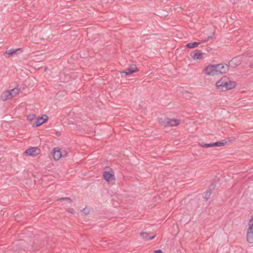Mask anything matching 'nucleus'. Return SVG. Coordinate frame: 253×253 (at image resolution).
I'll use <instances>...</instances> for the list:
<instances>
[{"instance_id":"nucleus-15","label":"nucleus","mask_w":253,"mask_h":253,"mask_svg":"<svg viewBox=\"0 0 253 253\" xmlns=\"http://www.w3.org/2000/svg\"><path fill=\"white\" fill-rule=\"evenodd\" d=\"M56 201L61 202L62 203V204H64L63 203L64 202H67L66 204H67L71 205L72 204V199L69 197L61 198L60 199H56Z\"/></svg>"},{"instance_id":"nucleus-5","label":"nucleus","mask_w":253,"mask_h":253,"mask_svg":"<svg viewBox=\"0 0 253 253\" xmlns=\"http://www.w3.org/2000/svg\"><path fill=\"white\" fill-rule=\"evenodd\" d=\"M247 232V240L249 243H253V216L249 220Z\"/></svg>"},{"instance_id":"nucleus-21","label":"nucleus","mask_w":253,"mask_h":253,"mask_svg":"<svg viewBox=\"0 0 253 253\" xmlns=\"http://www.w3.org/2000/svg\"><path fill=\"white\" fill-rule=\"evenodd\" d=\"M201 146L203 147H206V148L211 147H213V143H203V144H201Z\"/></svg>"},{"instance_id":"nucleus-9","label":"nucleus","mask_w":253,"mask_h":253,"mask_svg":"<svg viewBox=\"0 0 253 253\" xmlns=\"http://www.w3.org/2000/svg\"><path fill=\"white\" fill-rule=\"evenodd\" d=\"M48 119V117L44 115L42 117H39L36 119L35 122L33 123L34 126H40L44 124Z\"/></svg>"},{"instance_id":"nucleus-4","label":"nucleus","mask_w":253,"mask_h":253,"mask_svg":"<svg viewBox=\"0 0 253 253\" xmlns=\"http://www.w3.org/2000/svg\"><path fill=\"white\" fill-rule=\"evenodd\" d=\"M52 154L55 161H58L61 157H65L67 155V152L59 148H54L52 150Z\"/></svg>"},{"instance_id":"nucleus-10","label":"nucleus","mask_w":253,"mask_h":253,"mask_svg":"<svg viewBox=\"0 0 253 253\" xmlns=\"http://www.w3.org/2000/svg\"><path fill=\"white\" fill-rule=\"evenodd\" d=\"M11 93L9 90L4 91L1 94L0 99L3 101L12 99Z\"/></svg>"},{"instance_id":"nucleus-13","label":"nucleus","mask_w":253,"mask_h":253,"mask_svg":"<svg viewBox=\"0 0 253 253\" xmlns=\"http://www.w3.org/2000/svg\"><path fill=\"white\" fill-rule=\"evenodd\" d=\"M9 91L11 93L12 98L16 96L20 91V89L18 87H15L11 90H9Z\"/></svg>"},{"instance_id":"nucleus-2","label":"nucleus","mask_w":253,"mask_h":253,"mask_svg":"<svg viewBox=\"0 0 253 253\" xmlns=\"http://www.w3.org/2000/svg\"><path fill=\"white\" fill-rule=\"evenodd\" d=\"M215 86L221 91H226L233 88L236 86V83L231 81L229 78L224 76L216 83Z\"/></svg>"},{"instance_id":"nucleus-18","label":"nucleus","mask_w":253,"mask_h":253,"mask_svg":"<svg viewBox=\"0 0 253 253\" xmlns=\"http://www.w3.org/2000/svg\"><path fill=\"white\" fill-rule=\"evenodd\" d=\"M225 144V142H222V141H217L213 143V146H224Z\"/></svg>"},{"instance_id":"nucleus-7","label":"nucleus","mask_w":253,"mask_h":253,"mask_svg":"<svg viewBox=\"0 0 253 253\" xmlns=\"http://www.w3.org/2000/svg\"><path fill=\"white\" fill-rule=\"evenodd\" d=\"M104 179L109 183H113L115 181V176L113 171H105L103 174Z\"/></svg>"},{"instance_id":"nucleus-6","label":"nucleus","mask_w":253,"mask_h":253,"mask_svg":"<svg viewBox=\"0 0 253 253\" xmlns=\"http://www.w3.org/2000/svg\"><path fill=\"white\" fill-rule=\"evenodd\" d=\"M24 153L27 156L36 157L40 154L41 149L38 147H32L27 149Z\"/></svg>"},{"instance_id":"nucleus-22","label":"nucleus","mask_w":253,"mask_h":253,"mask_svg":"<svg viewBox=\"0 0 253 253\" xmlns=\"http://www.w3.org/2000/svg\"><path fill=\"white\" fill-rule=\"evenodd\" d=\"M153 253H163L162 251L160 249H158L154 251Z\"/></svg>"},{"instance_id":"nucleus-17","label":"nucleus","mask_w":253,"mask_h":253,"mask_svg":"<svg viewBox=\"0 0 253 253\" xmlns=\"http://www.w3.org/2000/svg\"><path fill=\"white\" fill-rule=\"evenodd\" d=\"M200 44V42H190L186 45V47L188 48H193L197 47Z\"/></svg>"},{"instance_id":"nucleus-12","label":"nucleus","mask_w":253,"mask_h":253,"mask_svg":"<svg viewBox=\"0 0 253 253\" xmlns=\"http://www.w3.org/2000/svg\"><path fill=\"white\" fill-rule=\"evenodd\" d=\"M140 236L143 239L148 241L154 239L156 235L150 236L149 235L148 233L146 232H142L140 233Z\"/></svg>"},{"instance_id":"nucleus-24","label":"nucleus","mask_w":253,"mask_h":253,"mask_svg":"<svg viewBox=\"0 0 253 253\" xmlns=\"http://www.w3.org/2000/svg\"><path fill=\"white\" fill-rule=\"evenodd\" d=\"M237 60V58H233L231 61V63H233L234 62H236Z\"/></svg>"},{"instance_id":"nucleus-8","label":"nucleus","mask_w":253,"mask_h":253,"mask_svg":"<svg viewBox=\"0 0 253 253\" xmlns=\"http://www.w3.org/2000/svg\"><path fill=\"white\" fill-rule=\"evenodd\" d=\"M139 69L135 64L129 65L126 71L122 72V73L125 74L126 75H129L133 73L138 72Z\"/></svg>"},{"instance_id":"nucleus-14","label":"nucleus","mask_w":253,"mask_h":253,"mask_svg":"<svg viewBox=\"0 0 253 253\" xmlns=\"http://www.w3.org/2000/svg\"><path fill=\"white\" fill-rule=\"evenodd\" d=\"M9 91L11 93L12 98L16 96L20 91V89L18 87H15L11 90H9Z\"/></svg>"},{"instance_id":"nucleus-3","label":"nucleus","mask_w":253,"mask_h":253,"mask_svg":"<svg viewBox=\"0 0 253 253\" xmlns=\"http://www.w3.org/2000/svg\"><path fill=\"white\" fill-rule=\"evenodd\" d=\"M159 122L161 126L165 127L175 126H177L180 124V121L176 119H160L159 120Z\"/></svg>"},{"instance_id":"nucleus-25","label":"nucleus","mask_w":253,"mask_h":253,"mask_svg":"<svg viewBox=\"0 0 253 253\" xmlns=\"http://www.w3.org/2000/svg\"><path fill=\"white\" fill-rule=\"evenodd\" d=\"M29 117H30L29 116H28V119H30L29 118Z\"/></svg>"},{"instance_id":"nucleus-23","label":"nucleus","mask_w":253,"mask_h":253,"mask_svg":"<svg viewBox=\"0 0 253 253\" xmlns=\"http://www.w3.org/2000/svg\"><path fill=\"white\" fill-rule=\"evenodd\" d=\"M68 211H69V212H71V213H74V211L73 209H69L68 210Z\"/></svg>"},{"instance_id":"nucleus-16","label":"nucleus","mask_w":253,"mask_h":253,"mask_svg":"<svg viewBox=\"0 0 253 253\" xmlns=\"http://www.w3.org/2000/svg\"><path fill=\"white\" fill-rule=\"evenodd\" d=\"M203 54L204 53L203 52H196L193 54H191V56L194 60H198L202 58Z\"/></svg>"},{"instance_id":"nucleus-1","label":"nucleus","mask_w":253,"mask_h":253,"mask_svg":"<svg viewBox=\"0 0 253 253\" xmlns=\"http://www.w3.org/2000/svg\"><path fill=\"white\" fill-rule=\"evenodd\" d=\"M229 69V66L226 64H211L204 68V72L208 76H214L226 73Z\"/></svg>"},{"instance_id":"nucleus-20","label":"nucleus","mask_w":253,"mask_h":253,"mask_svg":"<svg viewBox=\"0 0 253 253\" xmlns=\"http://www.w3.org/2000/svg\"><path fill=\"white\" fill-rule=\"evenodd\" d=\"M90 207H84V208L83 209L82 212L85 215L88 214L90 212Z\"/></svg>"},{"instance_id":"nucleus-11","label":"nucleus","mask_w":253,"mask_h":253,"mask_svg":"<svg viewBox=\"0 0 253 253\" xmlns=\"http://www.w3.org/2000/svg\"><path fill=\"white\" fill-rule=\"evenodd\" d=\"M19 51H22L21 48H16V49H13L11 48L10 49L7 50L4 53L3 55L6 57V55H7V57L12 56L14 55V54H16L17 52Z\"/></svg>"},{"instance_id":"nucleus-19","label":"nucleus","mask_w":253,"mask_h":253,"mask_svg":"<svg viewBox=\"0 0 253 253\" xmlns=\"http://www.w3.org/2000/svg\"><path fill=\"white\" fill-rule=\"evenodd\" d=\"M211 190H207L205 193V199L206 200H208L210 198V197L211 195Z\"/></svg>"}]
</instances>
